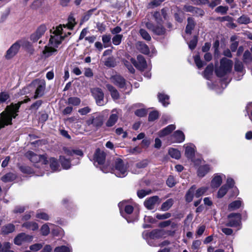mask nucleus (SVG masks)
<instances>
[{
  "label": "nucleus",
  "instance_id": "a19ab883",
  "mask_svg": "<svg viewBox=\"0 0 252 252\" xmlns=\"http://www.w3.org/2000/svg\"><path fill=\"white\" fill-rule=\"evenodd\" d=\"M81 103V100L77 97H70L67 99V103L73 106H78Z\"/></svg>",
  "mask_w": 252,
  "mask_h": 252
},
{
  "label": "nucleus",
  "instance_id": "72a5a7b5",
  "mask_svg": "<svg viewBox=\"0 0 252 252\" xmlns=\"http://www.w3.org/2000/svg\"><path fill=\"white\" fill-rule=\"evenodd\" d=\"M59 159L63 169H68L70 168L71 164L69 159H66L63 156H60Z\"/></svg>",
  "mask_w": 252,
  "mask_h": 252
},
{
  "label": "nucleus",
  "instance_id": "e433bc0d",
  "mask_svg": "<svg viewBox=\"0 0 252 252\" xmlns=\"http://www.w3.org/2000/svg\"><path fill=\"white\" fill-rule=\"evenodd\" d=\"M214 69V65L212 63L209 64L206 68L204 75V77L207 79H209L213 73Z\"/></svg>",
  "mask_w": 252,
  "mask_h": 252
},
{
  "label": "nucleus",
  "instance_id": "ddd939ff",
  "mask_svg": "<svg viewBox=\"0 0 252 252\" xmlns=\"http://www.w3.org/2000/svg\"><path fill=\"white\" fill-rule=\"evenodd\" d=\"M33 240V236L25 233L18 234L14 239V243L16 245H21L24 242H31Z\"/></svg>",
  "mask_w": 252,
  "mask_h": 252
},
{
  "label": "nucleus",
  "instance_id": "7c9ffc66",
  "mask_svg": "<svg viewBox=\"0 0 252 252\" xmlns=\"http://www.w3.org/2000/svg\"><path fill=\"white\" fill-rule=\"evenodd\" d=\"M22 226L23 227H25L28 229L32 230V231L36 230L38 228V224L36 222L33 221L26 222L24 223Z\"/></svg>",
  "mask_w": 252,
  "mask_h": 252
},
{
  "label": "nucleus",
  "instance_id": "0eeeda50",
  "mask_svg": "<svg viewBox=\"0 0 252 252\" xmlns=\"http://www.w3.org/2000/svg\"><path fill=\"white\" fill-rule=\"evenodd\" d=\"M232 65L231 60L223 58L220 60V67L216 68L215 73L218 77H223L231 72Z\"/></svg>",
  "mask_w": 252,
  "mask_h": 252
},
{
  "label": "nucleus",
  "instance_id": "c9c22d12",
  "mask_svg": "<svg viewBox=\"0 0 252 252\" xmlns=\"http://www.w3.org/2000/svg\"><path fill=\"white\" fill-rule=\"evenodd\" d=\"M15 230V226L13 224H8L2 227V233L7 234L13 232Z\"/></svg>",
  "mask_w": 252,
  "mask_h": 252
},
{
  "label": "nucleus",
  "instance_id": "58836bf2",
  "mask_svg": "<svg viewBox=\"0 0 252 252\" xmlns=\"http://www.w3.org/2000/svg\"><path fill=\"white\" fill-rule=\"evenodd\" d=\"M228 190V188L226 185H223L219 189L217 193V197L221 198L223 197L227 192Z\"/></svg>",
  "mask_w": 252,
  "mask_h": 252
},
{
  "label": "nucleus",
  "instance_id": "37998d69",
  "mask_svg": "<svg viewBox=\"0 0 252 252\" xmlns=\"http://www.w3.org/2000/svg\"><path fill=\"white\" fill-rule=\"evenodd\" d=\"M234 68L236 71L241 73L242 75L244 74L243 65L241 62L238 61L237 59L235 60Z\"/></svg>",
  "mask_w": 252,
  "mask_h": 252
},
{
  "label": "nucleus",
  "instance_id": "9b49d317",
  "mask_svg": "<svg viewBox=\"0 0 252 252\" xmlns=\"http://www.w3.org/2000/svg\"><path fill=\"white\" fill-rule=\"evenodd\" d=\"M118 206L121 215L126 219L128 222H131V220L126 218L123 210H124L125 212L127 214H131L133 211V207L131 205L128 204V202L126 200L120 202L119 203Z\"/></svg>",
  "mask_w": 252,
  "mask_h": 252
},
{
  "label": "nucleus",
  "instance_id": "f704fd0d",
  "mask_svg": "<svg viewBox=\"0 0 252 252\" xmlns=\"http://www.w3.org/2000/svg\"><path fill=\"white\" fill-rule=\"evenodd\" d=\"M54 252H72V249L70 246H58L55 248Z\"/></svg>",
  "mask_w": 252,
  "mask_h": 252
},
{
  "label": "nucleus",
  "instance_id": "20e7f679",
  "mask_svg": "<svg viewBox=\"0 0 252 252\" xmlns=\"http://www.w3.org/2000/svg\"><path fill=\"white\" fill-rule=\"evenodd\" d=\"M46 83L43 79H37L33 80L29 86L23 89L24 94H30L34 91V98L41 97L44 94Z\"/></svg>",
  "mask_w": 252,
  "mask_h": 252
},
{
  "label": "nucleus",
  "instance_id": "680f3d73",
  "mask_svg": "<svg viewBox=\"0 0 252 252\" xmlns=\"http://www.w3.org/2000/svg\"><path fill=\"white\" fill-rule=\"evenodd\" d=\"M9 98V94L6 92L0 93V103L6 102Z\"/></svg>",
  "mask_w": 252,
  "mask_h": 252
},
{
  "label": "nucleus",
  "instance_id": "cd10ccee",
  "mask_svg": "<svg viewBox=\"0 0 252 252\" xmlns=\"http://www.w3.org/2000/svg\"><path fill=\"white\" fill-rule=\"evenodd\" d=\"M210 170V167L208 165L200 166L197 170L198 176L200 177H204Z\"/></svg>",
  "mask_w": 252,
  "mask_h": 252
},
{
  "label": "nucleus",
  "instance_id": "4d7b16f0",
  "mask_svg": "<svg viewBox=\"0 0 252 252\" xmlns=\"http://www.w3.org/2000/svg\"><path fill=\"white\" fill-rule=\"evenodd\" d=\"M237 22L240 24H247L250 22V19L246 15H242L238 19Z\"/></svg>",
  "mask_w": 252,
  "mask_h": 252
},
{
  "label": "nucleus",
  "instance_id": "39448f33",
  "mask_svg": "<svg viewBox=\"0 0 252 252\" xmlns=\"http://www.w3.org/2000/svg\"><path fill=\"white\" fill-rule=\"evenodd\" d=\"M101 170L104 173H107L112 171L117 177H124L128 173V164L125 163L121 159L117 158L115 161L114 166L113 168H105L103 167L101 168Z\"/></svg>",
  "mask_w": 252,
  "mask_h": 252
},
{
  "label": "nucleus",
  "instance_id": "f3484780",
  "mask_svg": "<svg viewBox=\"0 0 252 252\" xmlns=\"http://www.w3.org/2000/svg\"><path fill=\"white\" fill-rule=\"evenodd\" d=\"M137 61L131 58L130 60L131 63L135 66L136 68L139 70H143L147 66V63L145 59L142 55H138L137 57Z\"/></svg>",
  "mask_w": 252,
  "mask_h": 252
},
{
  "label": "nucleus",
  "instance_id": "6e6552de",
  "mask_svg": "<svg viewBox=\"0 0 252 252\" xmlns=\"http://www.w3.org/2000/svg\"><path fill=\"white\" fill-rule=\"evenodd\" d=\"M26 156L31 162L35 164L34 166L37 168H39V165H41L42 168H44L48 162L47 158L45 156L37 155L32 151L27 152Z\"/></svg>",
  "mask_w": 252,
  "mask_h": 252
},
{
  "label": "nucleus",
  "instance_id": "7ed1b4c3",
  "mask_svg": "<svg viewBox=\"0 0 252 252\" xmlns=\"http://www.w3.org/2000/svg\"><path fill=\"white\" fill-rule=\"evenodd\" d=\"M30 100L29 98L19 102L17 104H11L7 106L5 110L0 114V129L8 125L11 124L12 118H15L17 115V113L22 104L26 103Z\"/></svg>",
  "mask_w": 252,
  "mask_h": 252
},
{
  "label": "nucleus",
  "instance_id": "aec40b11",
  "mask_svg": "<svg viewBox=\"0 0 252 252\" xmlns=\"http://www.w3.org/2000/svg\"><path fill=\"white\" fill-rule=\"evenodd\" d=\"M105 160V154L99 149L96 150L93 158V160L94 163L97 162L98 164H102Z\"/></svg>",
  "mask_w": 252,
  "mask_h": 252
},
{
  "label": "nucleus",
  "instance_id": "052dcab7",
  "mask_svg": "<svg viewBox=\"0 0 252 252\" xmlns=\"http://www.w3.org/2000/svg\"><path fill=\"white\" fill-rule=\"evenodd\" d=\"M41 231L43 235H47L50 232L49 226L47 224L43 225L41 228Z\"/></svg>",
  "mask_w": 252,
  "mask_h": 252
},
{
  "label": "nucleus",
  "instance_id": "2f4dec72",
  "mask_svg": "<svg viewBox=\"0 0 252 252\" xmlns=\"http://www.w3.org/2000/svg\"><path fill=\"white\" fill-rule=\"evenodd\" d=\"M16 175L13 173H8L1 178L2 182L7 183L14 181L16 178Z\"/></svg>",
  "mask_w": 252,
  "mask_h": 252
},
{
  "label": "nucleus",
  "instance_id": "f03ea898",
  "mask_svg": "<svg viewBox=\"0 0 252 252\" xmlns=\"http://www.w3.org/2000/svg\"><path fill=\"white\" fill-rule=\"evenodd\" d=\"M166 16V11L162 9L161 12L156 11L153 14V17L157 23L156 25H154L151 21L146 19L142 22V24L154 34L158 35H163L166 33V29L162 25V17L165 19Z\"/></svg>",
  "mask_w": 252,
  "mask_h": 252
},
{
  "label": "nucleus",
  "instance_id": "a878e982",
  "mask_svg": "<svg viewBox=\"0 0 252 252\" xmlns=\"http://www.w3.org/2000/svg\"><path fill=\"white\" fill-rule=\"evenodd\" d=\"M106 87L110 93L113 99L116 100L119 98V93L114 87L110 84H107Z\"/></svg>",
  "mask_w": 252,
  "mask_h": 252
},
{
  "label": "nucleus",
  "instance_id": "13d9d810",
  "mask_svg": "<svg viewBox=\"0 0 252 252\" xmlns=\"http://www.w3.org/2000/svg\"><path fill=\"white\" fill-rule=\"evenodd\" d=\"M151 192V190L141 189L137 191V194L139 198H142L146 196L147 195L150 194Z\"/></svg>",
  "mask_w": 252,
  "mask_h": 252
},
{
  "label": "nucleus",
  "instance_id": "c756f323",
  "mask_svg": "<svg viewBox=\"0 0 252 252\" xmlns=\"http://www.w3.org/2000/svg\"><path fill=\"white\" fill-rule=\"evenodd\" d=\"M136 46L138 50L144 54H148L150 52L148 46L143 42H137Z\"/></svg>",
  "mask_w": 252,
  "mask_h": 252
},
{
  "label": "nucleus",
  "instance_id": "8fccbe9b",
  "mask_svg": "<svg viewBox=\"0 0 252 252\" xmlns=\"http://www.w3.org/2000/svg\"><path fill=\"white\" fill-rule=\"evenodd\" d=\"M201 241L199 240H194L192 242L191 249L193 252H198L199 250Z\"/></svg>",
  "mask_w": 252,
  "mask_h": 252
},
{
  "label": "nucleus",
  "instance_id": "5701e85b",
  "mask_svg": "<svg viewBox=\"0 0 252 252\" xmlns=\"http://www.w3.org/2000/svg\"><path fill=\"white\" fill-rule=\"evenodd\" d=\"M175 128L176 126L174 125H170L160 130L158 132V135L160 137L165 136L170 133Z\"/></svg>",
  "mask_w": 252,
  "mask_h": 252
},
{
  "label": "nucleus",
  "instance_id": "e2e57ef3",
  "mask_svg": "<svg viewBox=\"0 0 252 252\" xmlns=\"http://www.w3.org/2000/svg\"><path fill=\"white\" fill-rule=\"evenodd\" d=\"M197 42V38L196 36H194L192 39H191L188 43L189 47L191 50L194 49Z\"/></svg>",
  "mask_w": 252,
  "mask_h": 252
},
{
  "label": "nucleus",
  "instance_id": "2eb2a0df",
  "mask_svg": "<svg viewBox=\"0 0 252 252\" xmlns=\"http://www.w3.org/2000/svg\"><path fill=\"white\" fill-rule=\"evenodd\" d=\"M160 203V200L158 196H153L147 198L144 201L145 207L148 210L154 209L155 206Z\"/></svg>",
  "mask_w": 252,
  "mask_h": 252
},
{
  "label": "nucleus",
  "instance_id": "c85d7f7f",
  "mask_svg": "<svg viewBox=\"0 0 252 252\" xmlns=\"http://www.w3.org/2000/svg\"><path fill=\"white\" fill-rule=\"evenodd\" d=\"M194 146L192 144L188 145L186 147L185 155L189 158H192L194 155Z\"/></svg>",
  "mask_w": 252,
  "mask_h": 252
},
{
  "label": "nucleus",
  "instance_id": "4be33fe9",
  "mask_svg": "<svg viewBox=\"0 0 252 252\" xmlns=\"http://www.w3.org/2000/svg\"><path fill=\"white\" fill-rule=\"evenodd\" d=\"M173 142L176 143H181L185 140V135L180 130L176 131L172 135Z\"/></svg>",
  "mask_w": 252,
  "mask_h": 252
},
{
  "label": "nucleus",
  "instance_id": "f8f14e48",
  "mask_svg": "<svg viewBox=\"0 0 252 252\" xmlns=\"http://www.w3.org/2000/svg\"><path fill=\"white\" fill-rule=\"evenodd\" d=\"M91 92L96 104L99 106L104 105L105 103L104 101V94L101 89L98 88H94L92 89Z\"/></svg>",
  "mask_w": 252,
  "mask_h": 252
},
{
  "label": "nucleus",
  "instance_id": "473e14b6",
  "mask_svg": "<svg viewBox=\"0 0 252 252\" xmlns=\"http://www.w3.org/2000/svg\"><path fill=\"white\" fill-rule=\"evenodd\" d=\"M159 101L162 103L163 105L166 106L169 103V96L163 93H159L158 94Z\"/></svg>",
  "mask_w": 252,
  "mask_h": 252
},
{
  "label": "nucleus",
  "instance_id": "4468645a",
  "mask_svg": "<svg viewBox=\"0 0 252 252\" xmlns=\"http://www.w3.org/2000/svg\"><path fill=\"white\" fill-rule=\"evenodd\" d=\"M120 111V110L117 109H113L111 111V114L105 124L106 126L112 127L116 123Z\"/></svg>",
  "mask_w": 252,
  "mask_h": 252
},
{
  "label": "nucleus",
  "instance_id": "5fc2aeb1",
  "mask_svg": "<svg viewBox=\"0 0 252 252\" xmlns=\"http://www.w3.org/2000/svg\"><path fill=\"white\" fill-rule=\"evenodd\" d=\"M208 189V187H201V188L198 189L197 190H196V191L194 194V196L198 198V197L201 196L202 195H204L205 193V192L207 191Z\"/></svg>",
  "mask_w": 252,
  "mask_h": 252
},
{
  "label": "nucleus",
  "instance_id": "4c0bfd02",
  "mask_svg": "<svg viewBox=\"0 0 252 252\" xmlns=\"http://www.w3.org/2000/svg\"><path fill=\"white\" fill-rule=\"evenodd\" d=\"M194 27V22L191 18H189L188 19V24L186 29V32L187 33L191 34V31L193 29Z\"/></svg>",
  "mask_w": 252,
  "mask_h": 252
},
{
  "label": "nucleus",
  "instance_id": "de8ad7c7",
  "mask_svg": "<svg viewBox=\"0 0 252 252\" xmlns=\"http://www.w3.org/2000/svg\"><path fill=\"white\" fill-rule=\"evenodd\" d=\"M36 217L37 219H42L45 220H48L49 219V215L41 210L37 211L36 214Z\"/></svg>",
  "mask_w": 252,
  "mask_h": 252
},
{
  "label": "nucleus",
  "instance_id": "49530a36",
  "mask_svg": "<svg viewBox=\"0 0 252 252\" xmlns=\"http://www.w3.org/2000/svg\"><path fill=\"white\" fill-rule=\"evenodd\" d=\"M19 169L22 173L27 174H31L35 172L30 166L26 165H21L19 166Z\"/></svg>",
  "mask_w": 252,
  "mask_h": 252
},
{
  "label": "nucleus",
  "instance_id": "dca6fc26",
  "mask_svg": "<svg viewBox=\"0 0 252 252\" xmlns=\"http://www.w3.org/2000/svg\"><path fill=\"white\" fill-rule=\"evenodd\" d=\"M20 48V44L19 41H17L13 44L7 50L5 57L9 60L14 57L18 52Z\"/></svg>",
  "mask_w": 252,
  "mask_h": 252
},
{
  "label": "nucleus",
  "instance_id": "a211bd4d",
  "mask_svg": "<svg viewBox=\"0 0 252 252\" xmlns=\"http://www.w3.org/2000/svg\"><path fill=\"white\" fill-rule=\"evenodd\" d=\"M110 80L114 85L118 86L120 88H124L128 86L125 79L119 75H116L110 78Z\"/></svg>",
  "mask_w": 252,
  "mask_h": 252
},
{
  "label": "nucleus",
  "instance_id": "864d4df0",
  "mask_svg": "<svg viewBox=\"0 0 252 252\" xmlns=\"http://www.w3.org/2000/svg\"><path fill=\"white\" fill-rule=\"evenodd\" d=\"M243 61L245 63H250L252 61V55L250 52L247 50L243 55Z\"/></svg>",
  "mask_w": 252,
  "mask_h": 252
},
{
  "label": "nucleus",
  "instance_id": "6e6d98bb",
  "mask_svg": "<svg viewBox=\"0 0 252 252\" xmlns=\"http://www.w3.org/2000/svg\"><path fill=\"white\" fill-rule=\"evenodd\" d=\"M139 33L142 38L147 41L151 40V37L149 33L144 29H141L139 31Z\"/></svg>",
  "mask_w": 252,
  "mask_h": 252
},
{
  "label": "nucleus",
  "instance_id": "f257e3e1",
  "mask_svg": "<svg viewBox=\"0 0 252 252\" xmlns=\"http://www.w3.org/2000/svg\"><path fill=\"white\" fill-rule=\"evenodd\" d=\"M67 36L62 25L56 27L51 35L49 43L45 46L42 53L45 58H48L57 53V48L62 40Z\"/></svg>",
  "mask_w": 252,
  "mask_h": 252
},
{
  "label": "nucleus",
  "instance_id": "1a4fd4ad",
  "mask_svg": "<svg viewBox=\"0 0 252 252\" xmlns=\"http://www.w3.org/2000/svg\"><path fill=\"white\" fill-rule=\"evenodd\" d=\"M103 120L104 117L102 115L95 113L90 116L87 123L89 126L92 125L94 127H99L102 125Z\"/></svg>",
  "mask_w": 252,
  "mask_h": 252
},
{
  "label": "nucleus",
  "instance_id": "412c9836",
  "mask_svg": "<svg viewBox=\"0 0 252 252\" xmlns=\"http://www.w3.org/2000/svg\"><path fill=\"white\" fill-rule=\"evenodd\" d=\"M243 206V202L242 199L239 198L231 202L228 206V210L233 211L237 210Z\"/></svg>",
  "mask_w": 252,
  "mask_h": 252
},
{
  "label": "nucleus",
  "instance_id": "0e129e2a",
  "mask_svg": "<svg viewBox=\"0 0 252 252\" xmlns=\"http://www.w3.org/2000/svg\"><path fill=\"white\" fill-rule=\"evenodd\" d=\"M43 247L42 244L36 243L31 245L30 249L31 251L33 252H37L40 250Z\"/></svg>",
  "mask_w": 252,
  "mask_h": 252
},
{
  "label": "nucleus",
  "instance_id": "393cba45",
  "mask_svg": "<svg viewBox=\"0 0 252 252\" xmlns=\"http://www.w3.org/2000/svg\"><path fill=\"white\" fill-rule=\"evenodd\" d=\"M64 154L68 156H72L74 155L82 156L83 153L80 150H74L71 148H63V149Z\"/></svg>",
  "mask_w": 252,
  "mask_h": 252
},
{
  "label": "nucleus",
  "instance_id": "3c124183",
  "mask_svg": "<svg viewBox=\"0 0 252 252\" xmlns=\"http://www.w3.org/2000/svg\"><path fill=\"white\" fill-rule=\"evenodd\" d=\"M104 65L109 67H113L116 65L115 60L113 57H109L105 61Z\"/></svg>",
  "mask_w": 252,
  "mask_h": 252
},
{
  "label": "nucleus",
  "instance_id": "c03bdc74",
  "mask_svg": "<svg viewBox=\"0 0 252 252\" xmlns=\"http://www.w3.org/2000/svg\"><path fill=\"white\" fill-rule=\"evenodd\" d=\"M169 155L173 158L175 159H179L181 157V153L180 151L174 148H171L168 151Z\"/></svg>",
  "mask_w": 252,
  "mask_h": 252
},
{
  "label": "nucleus",
  "instance_id": "338daca9",
  "mask_svg": "<svg viewBox=\"0 0 252 252\" xmlns=\"http://www.w3.org/2000/svg\"><path fill=\"white\" fill-rule=\"evenodd\" d=\"M147 111L146 109L142 108L139 109L135 111V114L138 117H144L147 114Z\"/></svg>",
  "mask_w": 252,
  "mask_h": 252
},
{
  "label": "nucleus",
  "instance_id": "09e8293b",
  "mask_svg": "<svg viewBox=\"0 0 252 252\" xmlns=\"http://www.w3.org/2000/svg\"><path fill=\"white\" fill-rule=\"evenodd\" d=\"M123 38V34L115 35L112 38L113 44L115 45H120L122 42Z\"/></svg>",
  "mask_w": 252,
  "mask_h": 252
},
{
  "label": "nucleus",
  "instance_id": "774afa93",
  "mask_svg": "<svg viewBox=\"0 0 252 252\" xmlns=\"http://www.w3.org/2000/svg\"><path fill=\"white\" fill-rule=\"evenodd\" d=\"M11 244L9 242H5L3 244L2 247H0V252H7L10 248Z\"/></svg>",
  "mask_w": 252,
  "mask_h": 252
},
{
  "label": "nucleus",
  "instance_id": "9d476101",
  "mask_svg": "<svg viewBox=\"0 0 252 252\" xmlns=\"http://www.w3.org/2000/svg\"><path fill=\"white\" fill-rule=\"evenodd\" d=\"M226 225L230 227H237L241 223V215L240 213H231L228 216Z\"/></svg>",
  "mask_w": 252,
  "mask_h": 252
},
{
  "label": "nucleus",
  "instance_id": "ea45409f",
  "mask_svg": "<svg viewBox=\"0 0 252 252\" xmlns=\"http://www.w3.org/2000/svg\"><path fill=\"white\" fill-rule=\"evenodd\" d=\"M173 204V200L172 199H169L162 204L161 209L163 211H167L172 206Z\"/></svg>",
  "mask_w": 252,
  "mask_h": 252
},
{
  "label": "nucleus",
  "instance_id": "603ef678",
  "mask_svg": "<svg viewBox=\"0 0 252 252\" xmlns=\"http://www.w3.org/2000/svg\"><path fill=\"white\" fill-rule=\"evenodd\" d=\"M111 36L110 35L104 34L102 36V41L104 44V47L106 48L111 44L110 41Z\"/></svg>",
  "mask_w": 252,
  "mask_h": 252
},
{
  "label": "nucleus",
  "instance_id": "79ce46f5",
  "mask_svg": "<svg viewBox=\"0 0 252 252\" xmlns=\"http://www.w3.org/2000/svg\"><path fill=\"white\" fill-rule=\"evenodd\" d=\"M195 189V187L194 186H192L189 191L187 192L186 195V201L188 202H190L192 201L193 196V193Z\"/></svg>",
  "mask_w": 252,
  "mask_h": 252
},
{
  "label": "nucleus",
  "instance_id": "b1692460",
  "mask_svg": "<svg viewBox=\"0 0 252 252\" xmlns=\"http://www.w3.org/2000/svg\"><path fill=\"white\" fill-rule=\"evenodd\" d=\"M224 176L223 175H216L213 178L211 183V186L212 188H218L222 183V176Z\"/></svg>",
  "mask_w": 252,
  "mask_h": 252
},
{
  "label": "nucleus",
  "instance_id": "69168bd1",
  "mask_svg": "<svg viewBox=\"0 0 252 252\" xmlns=\"http://www.w3.org/2000/svg\"><path fill=\"white\" fill-rule=\"evenodd\" d=\"M228 7L223 6H219L217 7L215 9L216 12L218 13H220L222 14L226 13Z\"/></svg>",
  "mask_w": 252,
  "mask_h": 252
},
{
  "label": "nucleus",
  "instance_id": "bf43d9fd",
  "mask_svg": "<svg viewBox=\"0 0 252 252\" xmlns=\"http://www.w3.org/2000/svg\"><path fill=\"white\" fill-rule=\"evenodd\" d=\"M194 62L198 68H201L204 65L205 63L201 60L199 55H196L194 57Z\"/></svg>",
  "mask_w": 252,
  "mask_h": 252
},
{
  "label": "nucleus",
  "instance_id": "6ab92c4d",
  "mask_svg": "<svg viewBox=\"0 0 252 252\" xmlns=\"http://www.w3.org/2000/svg\"><path fill=\"white\" fill-rule=\"evenodd\" d=\"M47 31V28L45 25H40L36 30V31L32 33L31 36V39L33 42H36Z\"/></svg>",
  "mask_w": 252,
  "mask_h": 252
},
{
  "label": "nucleus",
  "instance_id": "a18cd8bd",
  "mask_svg": "<svg viewBox=\"0 0 252 252\" xmlns=\"http://www.w3.org/2000/svg\"><path fill=\"white\" fill-rule=\"evenodd\" d=\"M75 24L76 22L74 17L72 15H70L68 18L67 24L65 26L63 25V27L64 28L67 27L68 29L71 30Z\"/></svg>",
  "mask_w": 252,
  "mask_h": 252
},
{
  "label": "nucleus",
  "instance_id": "423d86ee",
  "mask_svg": "<svg viewBox=\"0 0 252 252\" xmlns=\"http://www.w3.org/2000/svg\"><path fill=\"white\" fill-rule=\"evenodd\" d=\"M164 235V232L161 230H154L151 232L145 231L142 233L143 238L147 240L148 244L151 246L158 247L168 245L169 243L167 241H164L161 244H158L155 242V240L162 237Z\"/></svg>",
  "mask_w": 252,
  "mask_h": 252
},
{
  "label": "nucleus",
  "instance_id": "bb28decb",
  "mask_svg": "<svg viewBox=\"0 0 252 252\" xmlns=\"http://www.w3.org/2000/svg\"><path fill=\"white\" fill-rule=\"evenodd\" d=\"M48 162H49L50 166L51 169L53 171H59L60 169V165L57 161V159L54 158H51L49 159V160H48ZM48 162H47L48 163Z\"/></svg>",
  "mask_w": 252,
  "mask_h": 252
}]
</instances>
